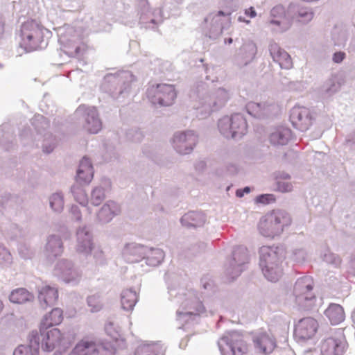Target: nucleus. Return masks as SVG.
Here are the masks:
<instances>
[{
	"label": "nucleus",
	"mask_w": 355,
	"mask_h": 355,
	"mask_svg": "<svg viewBox=\"0 0 355 355\" xmlns=\"http://www.w3.org/2000/svg\"><path fill=\"white\" fill-rule=\"evenodd\" d=\"M33 299V295L26 289L23 288L13 290L9 297L10 301L15 304L26 303L27 302L32 301Z\"/></svg>",
	"instance_id": "nucleus-24"
},
{
	"label": "nucleus",
	"mask_w": 355,
	"mask_h": 355,
	"mask_svg": "<svg viewBox=\"0 0 355 355\" xmlns=\"http://www.w3.org/2000/svg\"><path fill=\"white\" fill-rule=\"evenodd\" d=\"M319 327V322L314 318H303L294 325V337L298 341L311 340L316 336Z\"/></svg>",
	"instance_id": "nucleus-7"
},
{
	"label": "nucleus",
	"mask_w": 355,
	"mask_h": 355,
	"mask_svg": "<svg viewBox=\"0 0 355 355\" xmlns=\"http://www.w3.org/2000/svg\"><path fill=\"white\" fill-rule=\"evenodd\" d=\"M105 198L103 189L96 188L92 193V201L94 205H100Z\"/></svg>",
	"instance_id": "nucleus-38"
},
{
	"label": "nucleus",
	"mask_w": 355,
	"mask_h": 355,
	"mask_svg": "<svg viewBox=\"0 0 355 355\" xmlns=\"http://www.w3.org/2000/svg\"><path fill=\"white\" fill-rule=\"evenodd\" d=\"M232 41H233V40H232V38H229V39H228V40H227V42H228V43H229V44H231V43L232 42Z\"/></svg>",
	"instance_id": "nucleus-52"
},
{
	"label": "nucleus",
	"mask_w": 355,
	"mask_h": 355,
	"mask_svg": "<svg viewBox=\"0 0 355 355\" xmlns=\"http://www.w3.org/2000/svg\"><path fill=\"white\" fill-rule=\"evenodd\" d=\"M290 120L295 128L302 131L307 130L311 124L309 110L304 107H294L291 111Z\"/></svg>",
	"instance_id": "nucleus-10"
},
{
	"label": "nucleus",
	"mask_w": 355,
	"mask_h": 355,
	"mask_svg": "<svg viewBox=\"0 0 355 355\" xmlns=\"http://www.w3.org/2000/svg\"><path fill=\"white\" fill-rule=\"evenodd\" d=\"M174 146L180 154H188L191 152L197 142V136L192 132H180L174 137Z\"/></svg>",
	"instance_id": "nucleus-11"
},
{
	"label": "nucleus",
	"mask_w": 355,
	"mask_h": 355,
	"mask_svg": "<svg viewBox=\"0 0 355 355\" xmlns=\"http://www.w3.org/2000/svg\"><path fill=\"white\" fill-rule=\"evenodd\" d=\"M252 343L256 350L264 355L271 354L277 347L275 338L266 331L255 333L252 336Z\"/></svg>",
	"instance_id": "nucleus-9"
},
{
	"label": "nucleus",
	"mask_w": 355,
	"mask_h": 355,
	"mask_svg": "<svg viewBox=\"0 0 355 355\" xmlns=\"http://www.w3.org/2000/svg\"><path fill=\"white\" fill-rule=\"evenodd\" d=\"M12 256L10 252L0 245V266H4L11 263Z\"/></svg>",
	"instance_id": "nucleus-37"
},
{
	"label": "nucleus",
	"mask_w": 355,
	"mask_h": 355,
	"mask_svg": "<svg viewBox=\"0 0 355 355\" xmlns=\"http://www.w3.org/2000/svg\"><path fill=\"white\" fill-rule=\"evenodd\" d=\"M155 254H159L161 257H162V252L161 251L157 250Z\"/></svg>",
	"instance_id": "nucleus-51"
},
{
	"label": "nucleus",
	"mask_w": 355,
	"mask_h": 355,
	"mask_svg": "<svg viewBox=\"0 0 355 355\" xmlns=\"http://www.w3.org/2000/svg\"><path fill=\"white\" fill-rule=\"evenodd\" d=\"M20 46L27 52L39 50L44 42V28L35 21L22 24L20 31Z\"/></svg>",
	"instance_id": "nucleus-2"
},
{
	"label": "nucleus",
	"mask_w": 355,
	"mask_h": 355,
	"mask_svg": "<svg viewBox=\"0 0 355 355\" xmlns=\"http://www.w3.org/2000/svg\"><path fill=\"white\" fill-rule=\"evenodd\" d=\"M256 201L259 203L268 204L275 201V198L272 194H263L258 196Z\"/></svg>",
	"instance_id": "nucleus-39"
},
{
	"label": "nucleus",
	"mask_w": 355,
	"mask_h": 355,
	"mask_svg": "<svg viewBox=\"0 0 355 355\" xmlns=\"http://www.w3.org/2000/svg\"><path fill=\"white\" fill-rule=\"evenodd\" d=\"M343 351V343L339 339L329 337L320 343L321 355H340Z\"/></svg>",
	"instance_id": "nucleus-16"
},
{
	"label": "nucleus",
	"mask_w": 355,
	"mask_h": 355,
	"mask_svg": "<svg viewBox=\"0 0 355 355\" xmlns=\"http://www.w3.org/2000/svg\"><path fill=\"white\" fill-rule=\"evenodd\" d=\"M250 191V188H249V187H245V188L243 189V192H244V193H248Z\"/></svg>",
	"instance_id": "nucleus-50"
},
{
	"label": "nucleus",
	"mask_w": 355,
	"mask_h": 355,
	"mask_svg": "<svg viewBox=\"0 0 355 355\" xmlns=\"http://www.w3.org/2000/svg\"><path fill=\"white\" fill-rule=\"evenodd\" d=\"M138 300L137 293L130 289L124 290L121 293V306L122 308L127 311L133 309Z\"/></svg>",
	"instance_id": "nucleus-25"
},
{
	"label": "nucleus",
	"mask_w": 355,
	"mask_h": 355,
	"mask_svg": "<svg viewBox=\"0 0 355 355\" xmlns=\"http://www.w3.org/2000/svg\"><path fill=\"white\" fill-rule=\"evenodd\" d=\"M243 190H237L236 193L238 197H242L243 196Z\"/></svg>",
	"instance_id": "nucleus-48"
},
{
	"label": "nucleus",
	"mask_w": 355,
	"mask_h": 355,
	"mask_svg": "<svg viewBox=\"0 0 355 355\" xmlns=\"http://www.w3.org/2000/svg\"><path fill=\"white\" fill-rule=\"evenodd\" d=\"M277 189L281 192H290L292 191L293 186L288 182H279Z\"/></svg>",
	"instance_id": "nucleus-40"
},
{
	"label": "nucleus",
	"mask_w": 355,
	"mask_h": 355,
	"mask_svg": "<svg viewBox=\"0 0 355 355\" xmlns=\"http://www.w3.org/2000/svg\"><path fill=\"white\" fill-rule=\"evenodd\" d=\"M71 211L74 214V216L77 220L80 218V213L76 206H72Z\"/></svg>",
	"instance_id": "nucleus-44"
},
{
	"label": "nucleus",
	"mask_w": 355,
	"mask_h": 355,
	"mask_svg": "<svg viewBox=\"0 0 355 355\" xmlns=\"http://www.w3.org/2000/svg\"><path fill=\"white\" fill-rule=\"evenodd\" d=\"M148 97L153 104L169 106L177 96L175 86L171 84H157L148 89Z\"/></svg>",
	"instance_id": "nucleus-5"
},
{
	"label": "nucleus",
	"mask_w": 355,
	"mask_h": 355,
	"mask_svg": "<svg viewBox=\"0 0 355 355\" xmlns=\"http://www.w3.org/2000/svg\"><path fill=\"white\" fill-rule=\"evenodd\" d=\"M241 254H242L243 257L242 263H244L245 262V261L247 260V257H248L246 252L244 250H242V252L241 250L235 251L234 253V259L236 261H240L239 256Z\"/></svg>",
	"instance_id": "nucleus-42"
},
{
	"label": "nucleus",
	"mask_w": 355,
	"mask_h": 355,
	"mask_svg": "<svg viewBox=\"0 0 355 355\" xmlns=\"http://www.w3.org/2000/svg\"><path fill=\"white\" fill-rule=\"evenodd\" d=\"M72 191L77 202L82 205H86L87 204V196L83 189L73 187L72 188Z\"/></svg>",
	"instance_id": "nucleus-35"
},
{
	"label": "nucleus",
	"mask_w": 355,
	"mask_h": 355,
	"mask_svg": "<svg viewBox=\"0 0 355 355\" xmlns=\"http://www.w3.org/2000/svg\"><path fill=\"white\" fill-rule=\"evenodd\" d=\"M87 304L92 312H98L103 308V304L100 297L97 295H92L88 297Z\"/></svg>",
	"instance_id": "nucleus-30"
},
{
	"label": "nucleus",
	"mask_w": 355,
	"mask_h": 355,
	"mask_svg": "<svg viewBox=\"0 0 355 355\" xmlns=\"http://www.w3.org/2000/svg\"><path fill=\"white\" fill-rule=\"evenodd\" d=\"M94 169L91 161L83 157L77 171L76 181L80 184H89L93 179Z\"/></svg>",
	"instance_id": "nucleus-15"
},
{
	"label": "nucleus",
	"mask_w": 355,
	"mask_h": 355,
	"mask_svg": "<svg viewBox=\"0 0 355 355\" xmlns=\"http://www.w3.org/2000/svg\"><path fill=\"white\" fill-rule=\"evenodd\" d=\"M288 222L287 215L280 211H272L263 216L259 223V230L264 236L274 237L280 234Z\"/></svg>",
	"instance_id": "nucleus-3"
},
{
	"label": "nucleus",
	"mask_w": 355,
	"mask_h": 355,
	"mask_svg": "<svg viewBox=\"0 0 355 355\" xmlns=\"http://www.w3.org/2000/svg\"><path fill=\"white\" fill-rule=\"evenodd\" d=\"M113 216L114 213L107 205H103L98 214L99 220L103 222L110 221L112 218Z\"/></svg>",
	"instance_id": "nucleus-33"
},
{
	"label": "nucleus",
	"mask_w": 355,
	"mask_h": 355,
	"mask_svg": "<svg viewBox=\"0 0 355 355\" xmlns=\"http://www.w3.org/2000/svg\"><path fill=\"white\" fill-rule=\"evenodd\" d=\"M63 311L60 308H54L46 313L40 323V328L50 329L60 324L63 320Z\"/></svg>",
	"instance_id": "nucleus-18"
},
{
	"label": "nucleus",
	"mask_w": 355,
	"mask_h": 355,
	"mask_svg": "<svg viewBox=\"0 0 355 355\" xmlns=\"http://www.w3.org/2000/svg\"><path fill=\"white\" fill-rule=\"evenodd\" d=\"M46 251L49 256L57 257L60 255L63 252L61 240L55 236H51L46 244Z\"/></svg>",
	"instance_id": "nucleus-27"
},
{
	"label": "nucleus",
	"mask_w": 355,
	"mask_h": 355,
	"mask_svg": "<svg viewBox=\"0 0 355 355\" xmlns=\"http://www.w3.org/2000/svg\"><path fill=\"white\" fill-rule=\"evenodd\" d=\"M78 241V250L81 252H89L92 250V235L85 229L79 230L77 232Z\"/></svg>",
	"instance_id": "nucleus-21"
},
{
	"label": "nucleus",
	"mask_w": 355,
	"mask_h": 355,
	"mask_svg": "<svg viewBox=\"0 0 355 355\" xmlns=\"http://www.w3.org/2000/svg\"><path fill=\"white\" fill-rule=\"evenodd\" d=\"M230 119L233 128V134L236 137L244 135L246 132L247 124L243 116L240 114H235Z\"/></svg>",
	"instance_id": "nucleus-26"
},
{
	"label": "nucleus",
	"mask_w": 355,
	"mask_h": 355,
	"mask_svg": "<svg viewBox=\"0 0 355 355\" xmlns=\"http://www.w3.org/2000/svg\"><path fill=\"white\" fill-rule=\"evenodd\" d=\"M123 255L129 262H137L143 258V247L135 244H128L124 249Z\"/></svg>",
	"instance_id": "nucleus-23"
},
{
	"label": "nucleus",
	"mask_w": 355,
	"mask_h": 355,
	"mask_svg": "<svg viewBox=\"0 0 355 355\" xmlns=\"http://www.w3.org/2000/svg\"><path fill=\"white\" fill-rule=\"evenodd\" d=\"M218 128L221 134L226 137H236L233 134L232 125H231V119L228 116H225L218 122Z\"/></svg>",
	"instance_id": "nucleus-28"
},
{
	"label": "nucleus",
	"mask_w": 355,
	"mask_h": 355,
	"mask_svg": "<svg viewBox=\"0 0 355 355\" xmlns=\"http://www.w3.org/2000/svg\"><path fill=\"white\" fill-rule=\"evenodd\" d=\"M220 349L222 355H245L248 345L239 337L232 336L222 338Z\"/></svg>",
	"instance_id": "nucleus-8"
},
{
	"label": "nucleus",
	"mask_w": 355,
	"mask_h": 355,
	"mask_svg": "<svg viewBox=\"0 0 355 355\" xmlns=\"http://www.w3.org/2000/svg\"><path fill=\"white\" fill-rule=\"evenodd\" d=\"M270 53L275 62L279 63L281 68L290 69L293 66L290 55L281 49L277 43L270 44Z\"/></svg>",
	"instance_id": "nucleus-12"
},
{
	"label": "nucleus",
	"mask_w": 355,
	"mask_h": 355,
	"mask_svg": "<svg viewBox=\"0 0 355 355\" xmlns=\"http://www.w3.org/2000/svg\"><path fill=\"white\" fill-rule=\"evenodd\" d=\"M181 222L187 227H199L204 224L205 216L199 212L189 211L182 216Z\"/></svg>",
	"instance_id": "nucleus-22"
},
{
	"label": "nucleus",
	"mask_w": 355,
	"mask_h": 355,
	"mask_svg": "<svg viewBox=\"0 0 355 355\" xmlns=\"http://www.w3.org/2000/svg\"><path fill=\"white\" fill-rule=\"evenodd\" d=\"M50 205L53 210L56 211H61L64 207L63 198L57 193L52 195L50 198Z\"/></svg>",
	"instance_id": "nucleus-34"
},
{
	"label": "nucleus",
	"mask_w": 355,
	"mask_h": 355,
	"mask_svg": "<svg viewBox=\"0 0 355 355\" xmlns=\"http://www.w3.org/2000/svg\"><path fill=\"white\" fill-rule=\"evenodd\" d=\"M270 140L274 145H284L288 142V138L286 133L277 131L270 135Z\"/></svg>",
	"instance_id": "nucleus-31"
},
{
	"label": "nucleus",
	"mask_w": 355,
	"mask_h": 355,
	"mask_svg": "<svg viewBox=\"0 0 355 355\" xmlns=\"http://www.w3.org/2000/svg\"><path fill=\"white\" fill-rule=\"evenodd\" d=\"M232 11V10H228V11H226V12H224V11H222V10H220L218 11L217 13H216V16L217 17H229L231 15Z\"/></svg>",
	"instance_id": "nucleus-45"
},
{
	"label": "nucleus",
	"mask_w": 355,
	"mask_h": 355,
	"mask_svg": "<svg viewBox=\"0 0 355 355\" xmlns=\"http://www.w3.org/2000/svg\"><path fill=\"white\" fill-rule=\"evenodd\" d=\"M345 58V53L344 52H336L333 55V61L336 63L341 62Z\"/></svg>",
	"instance_id": "nucleus-41"
},
{
	"label": "nucleus",
	"mask_w": 355,
	"mask_h": 355,
	"mask_svg": "<svg viewBox=\"0 0 355 355\" xmlns=\"http://www.w3.org/2000/svg\"><path fill=\"white\" fill-rule=\"evenodd\" d=\"M241 52L245 58H253L257 53L256 44L253 42L244 44L241 48Z\"/></svg>",
	"instance_id": "nucleus-32"
},
{
	"label": "nucleus",
	"mask_w": 355,
	"mask_h": 355,
	"mask_svg": "<svg viewBox=\"0 0 355 355\" xmlns=\"http://www.w3.org/2000/svg\"><path fill=\"white\" fill-rule=\"evenodd\" d=\"M21 345L14 351V355H39V347L35 344Z\"/></svg>",
	"instance_id": "nucleus-29"
},
{
	"label": "nucleus",
	"mask_w": 355,
	"mask_h": 355,
	"mask_svg": "<svg viewBox=\"0 0 355 355\" xmlns=\"http://www.w3.org/2000/svg\"><path fill=\"white\" fill-rule=\"evenodd\" d=\"M284 256L278 248L263 246L260 249V266L264 276L271 282H277L283 274Z\"/></svg>",
	"instance_id": "nucleus-1"
},
{
	"label": "nucleus",
	"mask_w": 355,
	"mask_h": 355,
	"mask_svg": "<svg viewBox=\"0 0 355 355\" xmlns=\"http://www.w3.org/2000/svg\"><path fill=\"white\" fill-rule=\"evenodd\" d=\"M96 351L95 342L87 338L80 340L69 355H91Z\"/></svg>",
	"instance_id": "nucleus-19"
},
{
	"label": "nucleus",
	"mask_w": 355,
	"mask_h": 355,
	"mask_svg": "<svg viewBox=\"0 0 355 355\" xmlns=\"http://www.w3.org/2000/svg\"><path fill=\"white\" fill-rule=\"evenodd\" d=\"M245 14L250 18H254L257 16V12L253 7L245 9Z\"/></svg>",
	"instance_id": "nucleus-43"
},
{
	"label": "nucleus",
	"mask_w": 355,
	"mask_h": 355,
	"mask_svg": "<svg viewBox=\"0 0 355 355\" xmlns=\"http://www.w3.org/2000/svg\"><path fill=\"white\" fill-rule=\"evenodd\" d=\"M238 20L241 22H245L246 24H249L250 23V21L249 20H245L243 17L240 16L238 18Z\"/></svg>",
	"instance_id": "nucleus-47"
},
{
	"label": "nucleus",
	"mask_w": 355,
	"mask_h": 355,
	"mask_svg": "<svg viewBox=\"0 0 355 355\" xmlns=\"http://www.w3.org/2000/svg\"><path fill=\"white\" fill-rule=\"evenodd\" d=\"M101 121L98 118L96 108L94 107L87 108L83 128L89 133L96 134L101 129Z\"/></svg>",
	"instance_id": "nucleus-13"
},
{
	"label": "nucleus",
	"mask_w": 355,
	"mask_h": 355,
	"mask_svg": "<svg viewBox=\"0 0 355 355\" xmlns=\"http://www.w3.org/2000/svg\"><path fill=\"white\" fill-rule=\"evenodd\" d=\"M313 290V280L310 277H303L295 284L293 293L295 302L302 306H309L315 300Z\"/></svg>",
	"instance_id": "nucleus-6"
},
{
	"label": "nucleus",
	"mask_w": 355,
	"mask_h": 355,
	"mask_svg": "<svg viewBox=\"0 0 355 355\" xmlns=\"http://www.w3.org/2000/svg\"><path fill=\"white\" fill-rule=\"evenodd\" d=\"M3 308H4V305H3V302L0 300V313L2 312V311L3 310Z\"/></svg>",
	"instance_id": "nucleus-49"
},
{
	"label": "nucleus",
	"mask_w": 355,
	"mask_h": 355,
	"mask_svg": "<svg viewBox=\"0 0 355 355\" xmlns=\"http://www.w3.org/2000/svg\"><path fill=\"white\" fill-rule=\"evenodd\" d=\"M58 299V291L54 287L45 285L38 291V300L41 305L44 308L53 305Z\"/></svg>",
	"instance_id": "nucleus-14"
},
{
	"label": "nucleus",
	"mask_w": 355,
	"mask_h": 355,
	"mask_svg": "<svg viewBox=\"0 0 355 355\" xmlns=\"http://www.w3.org/2000/svg\"><path fill=\"white\" fill-rule=\"evenodd\" d=\"M30 343L35 344L37 347L41 346L42 349L51 352L59 346L62 340L63 335L57 329L40 328V331H32L30 335Z\"/></svg>",
	"instance_id": "nucleus-4"
},
{
	"label": "nucleus",
	"mask_w": 355,
	"mask_h": 355,
	"mask_svg": "<svg viewBox=\"0 0 355 355\" xmlns=\"http://www.w3.org/2000/svg\"><path fill=\"white\" fill-rule=\"evenodd\" d=\"M313 17V12L308 8H301L298 11L297 19L300 22H308L311 21Z\"/></svg>",
	"instance_id": "nucleus-36"
},
{
	"label": "nucleus",
	"mask_w": 355,
	"mask_h": 355,
	"mask_svg": "<svg viewBox=\"0 0 355 355\" xmlns=\"http://www.w3.org/2000/svg\"><path fill=\"white\" fill-rule=\"evenodd\" d=\"M271 15L273 19L271 20L270 23L276 25H283L282 28V31H285L289 28L291 26V21L286 17L285 16V9L282 6H275L271 10Z\"/></svg>",
	"instance_id": "nucleus-20"
},
{
	"label": "nucleus",
	"mask_w": 355,
	"mask_h": 355,
	"mask_svg": "<svg viewBox=\"0 0 355 355\" xmlns=\"http://www.w3.org/2000/svg\"><path fill=\"white\" fill-rule=\"evenodd\" d=\"M5 32V22L0 18V37H1Z\"/></svg>",
	"instance_id": "nucleus-46"
},
{
	"label": "nucleus",
	"mask_w": 355,
	"mask_h": 355,
	"mask_svg": "<svg viewBox=\"0 0 355 355\" xmlns=\"http://www.w3.org/2000/svg\"><path fill=\"white\" fill-rule=\"evenodd\" d=\"M324 315L332 325H336L345 320V313L342 306L338 304H330L324 311Z\"/></svg>",
	"instance_id": "nucleus-17"
}]
</instances>
